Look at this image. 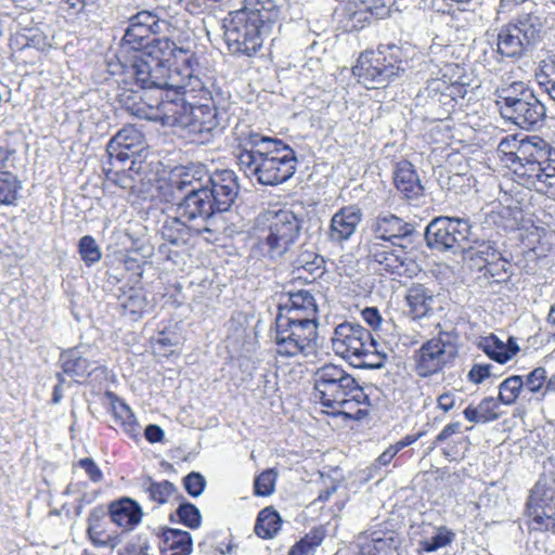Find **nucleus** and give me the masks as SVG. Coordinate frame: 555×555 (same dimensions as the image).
Returning <instances> with one entry per match:
<instances>
[{
	"instance_id": "nucleus-2",
	"label": "nucleus",
	"mask_w": 555,
	"mask_h": 555,
	"mask_svg": "<svg viewBox=\"0 0 555 555\" xmlns=\"http://www.w3.org/2000/svg\"><path fill=\"white\" fill-rule=\"evenodd\" d=\"M164 11L141 10L128 18L122 37V48L141 52L146 57H156L175 73L191 80L198 78L194 72L198 61L191 42L178 46L168 36L172 24L163 16Z\"/></svg>"
},
{
	"instance_id": "nucleus-7",
	"label": "nucleus",
	"mask_w": 555,
	"mask_h": 555,
	"mask_svg": "<svg viewBox=\"0 0 555 555\" xmlns=\"http://www.w3.org/2000/svg\"><path fill=\"white\" fill-rule=\"evenodd\" d=\"M125 82H131L133 86L146 91L157 92L159 96L154 100L144 99L138 92L129 98L126 102V108L134 103H142L143 101L156 105L157 102L168 100L180 95L182 90L188 92H202L201 79L191 78V80L181 76L180 73H175L166 64H163L156 57H146L143 54L135 55L129 65L124 66Z\"/></svg>"
},
{
	"instance_id": "nucleus-4",
	"label": "nucleus",
	"mask_w": 555,
	"mask_h": 555,
	"mask_svg": "<svg viewBox=\"0 0 555 555\" xmlns=\"http://www.w3.org/2000/svg\"><path fill=\"white\" fill-rule=\"evenodd\" d=\"M234 155L238 170L262 185L281 184L297 168L296 153L289 145L256 131L242 133Z\"/></svg>"
},
{
	"instance_id": "nucleus-33",
	"label": "nucleus",
	"mask_w": 555,
	"mask_h": 555,
	"mask_svg": "<svg viewBox=\"0 0 555 555\" xmlns=\"http://www.w3.org/2000/svg\"><path fill=\"white\" fill-rule=\"evenodd\" d=\"M238 11L269 28H272L278 16L273 0H245L243 8Z\"/></svg>"
},
{
	"instance_id": "nucleus-5",
	"label": "nucleus",
	"mask_w": 555,
	"mask_h": 555,
	"mask_svg": "<svg viewBox=\"0 0 555 555\" xmlns=\"http://www.w3.org/2000/svg\"><path fill=\"white\" fill-rule=\"evenodd\" d=\"M498 152L514 180L539 193L555 190V149L539 135H506Z\"/></svg>"
},
{
	"instance_id": "nucleus-55",
	"label": "nucleus",
	"mask_w": 555,
	"mask_h": 555,
	"mask_svg": "<svg viewBox=\"0 0 555 555\" xmlns=\"http://www.w3.org/2000/svg\"><path fill=\"white\" fill-rule=\"evenodd\" d=\"M78 466L86 472V474L88 475L89 479L92 482L99 483L103 480L104 475L102 470L91 457H85L79 460Z\"/></svg>"
},
{
	"instance_id": "nucleus-19",
	"label": "nucleus",
	"mask_w": 555,
	"mask_h": 555,
	"mask_svg": "<svg viewBox=\"0 0 555 555\" xmlns=\"http://www.w3.org/2000/svg\"><path fill=\"white\" fill-rule=\"evenodd\" d=\"M319 309L314 296L307 289L280 295L275 319L318 323Z\"/></svg>"
},
{
	"instance_id": "nucleus-1",
	"label": "nucleus",
	"mask_w": 555,
	"mask_h": 555,
	"mask_svg": "<svg viewBox=\"0 0 555 555\" xmlns=\"http://www.w3.org/2000/svg\"><path fill=\"white\" fill-rule=\"evenodd\" d=\"M202 92L182 90L176 98L163 100L156 105L143 101L129 105L131 114L167 127H181L190 133L198 134L202 140L223 129L229 121L228 101L221 93L212 94L201 80Z\"/></svg>"
},
{
	"instance_id": "nucleus-11",
	"label": "nucleus",
	"mask_w": 555,
	"mask_h": 555,
	"mask_svg": "<svg viewBox=\"0 0 555 555\" xmlns=\"http://www.w3.org/2000/svg\"><path fill=\"white\" fill-rule=\"evenodd\" d=\"M318 323L275 319L272 339L280 357L306 359L317 353Z\"/></svg>"
},
{
	"instance_id": "nucleus-18",
	"label": "nucleus",
	"mask_w": 555,
	"mask_h": 555,
	"mask_svg": "<svg viewBox=\"0 0 555 555\" xmlns=\"http://www.w3.org/2000/svg\"><path fill=\"white\" fill-rule=\"evenodd\" d=\"M371 337V332L362 325L343 322L334 328L331 345L336 356L354 362V359L365 350V346L370 347Z\"/></svg>"
},
{
	"instance_id": "nucleus-64",
	"label": "nucleus",
	"mask_w": 555,
	"mask_h": 555,
	"mask_svg": "<svg viewBox=\"0 0 555 555\" xmlns=\"http://www.w3.org/2000/svg\"><path fill=\"white\" fill-rule=\"evenodd\" d=\"M314 548L304 538L297 542L288 552V555H312Z\"/></svg>"
},
{
	"instance_id": "nucleus-61",
	"label": "nucleus",
	"mask_w": 555,
	"mask_h": 555,
	"mask_svg": "<svg viewBox=\"0 0 555 555\" xmlns=\"http://www.w3.org/2000/svg\"><path fill=\"white\" fill-rule=\"evenodd\" d=\"M426 435V430H421L416 434H410L404 436L402 439L398 440L396 443L390 444L397 453H399L402 449L415 443L422 437Z\"/></svg>"
},
{
	"instance_id": "nucleus-41",
	"label": "nucleus",
	"mask_w": 555,
	"mask_h": 555,
	"mask_svg": "<svg viewBox=\"0 0 555 555\" xmlns=\"http://www.w3.org/2000/svg\"><path fill=\"white\" fill-rule=\"evenodd\" d=\"M527 516L531 531L555 530V511L547 512L542 508L527 507Z\"/></svg>"
},
{
	"instance_id": "nucleus-59",
	"label": "nucleus",
	"mask_w": 555,
	"mask_h": 555,
	"mask_svg": "<svg viewBox=\"0 0 555 555\" xmlns=\"http://www.w3.org/2000/svg\"><path fill=\"white\" fill-rule=\"evenodd\" d=\"M535 78L555 79V55H551L541 62L540 72L535 73Z\"/></svg>"
},
{
	"instance_id": "nucleus-53",
	"label": "nucleus",
	"mask_w": 555,
	"mask_h": 555,
	"mask_svg": "<svg viewBox=\"0 0 555 555\" xmlns=\"http://www.w3.org/2000/svg\"><path fill=\"white\" fill-rule=\"evenodd\" d=\"M183 487L191 496L197 498L205 490L206 479L202 474L192 472L183 478Z\"/></svg>"
},
{
	"instance_id": "nucleus-17",
	"label": "nucleus",
	"mask_w": 555,
	"mask_h": 555,
	"mask_svg": "<svg viewBox=\"0 0 555 555\" xmlns=\"http://www.w3.org/2000/svg\"><path fill=\"white\" fill-rule=\"evenodd\" d=\"M367 257L379 266V270L395 276L412 278L417 272L416 262L409 256L402 244H365Z\"/></svg>"
},
{
	"instance_id": "nucleus-48",
	"label": "nucleus",
	"mask_w": 555,
	"mask_h": 555,
	"mask_svg": "<svg viewBox=\"0 0 555 555\" xmlns=\"http://www.w3.org/2000/svg\"><path fill=\"white\" fill-rule=\"evenodd\" d=\"M179 521L190 529H197L202 524L199 509L190 502H183L176 511Z\"/></svg>"
},
{
	"instance_id": "nucleus-12",
	"label": "nucleus",
	"mask_w": 555,
	"mask_h": 555,
	"mask_svg": "<svg viewBox=\"0 0 555 555\" xmlns=\"http://www.w3.org/2000/svg\"><path fill=\"white\" fill-rule=\"evenodd\" d=\"M270 30L271 28L236 10L225 20L224 40L233 54L251 56L261 49L262 37Z\"/></svg>"
},
{
	"instance_id": "nucleus-54",
	"label": "nucleus",
	"mask_w": 555,
	"mask_h": 555,
	"mask_svg": "<svg viewBox=\"0 0 555 555\" xmlns=\"http://www.w3.org/2000/svg\"><path fill=\"white\" fill-rule=\"evenodd\" d=\"M439 181L442 188L455 193L464 192V189L469 186V178L462 173H453L447 177L441 176Z\"/></svg>"
},
{
	"instance_id": "nucleus-6",
	"label": "nucleus",
	"mask_w": 555,
	"mask_h": 555,
	"mask_svg": "<svg viewBox=\"0 0 555 555\" xmlns=\"http://www.w3.org/2000/svg\"><path fill=\"white\" fill-rule=\"evenodd\" d=\"M314 397L324 412L345 420L361 421L369 414L370 398L356 378L336 364H324L314 373Z\"/></svg>"
},
{
	"instance_id": "nucleus-16",
	"label": "nucleus",
	"mask_w": 555,
	"mask_h": 555,
	"mask_svg": "<svg viewBox=\"0 0 555 555\" xmlns=\"http://www.w3.org/2000/svg\"><path fill=\"white\" fill-rule=\"evenodd\" d=\"M145 152L143 133L134 126L120 129L107 143L108 159L117 163L130 160L129 170L140 172Z\"/></svg>"
},
{
	"instance_id": "nucleus-30",
	"label": "nucleus",
	"mask_w": 555,
	"mask_h": 555,
	"mask_svg": "<svg viewBox=\"0 0 555 555\" xmlns=\"http://www.w3.org/2000/svg\"><path fill=\"white\" fill-rule=\"evenodd\" d=\"M479 348L498 363H506L519 351V347L513 337H509L507 343H504L495 335L481 338Z\"/></svg>"
},
{
	"instance_id": "nucleus-45",
	"label": "nucleus",
	"mask_w": 555,
	"mask_h": 555,
	"mask_svg": "<svg viewBox=\"0 0 555 555\" xmlns=\"http://www.w3.org/2000/svg\"><path fill=\"white\" fill-rule=\"evenodd\" d=\"M20 190L21 182L14 175L8 171L0 172V204H14Z\"/></svg>"
},
{
	"instance_id": "nucleus-9",
	"label": "nucleus",
	"mask_w": 555,
	"mask_h": 555,
	"mask_svg": "<svg viewBox=\"0 0 555 555\" xmlns=\"http://www.w3.org/2000/svg\"><path fill=\"white\" fill-rule=\"evenodd\" d=\"M301 222L291 210H268L256 220L253 253L276 260L291 250L300 235Z\"/></svg>"
},
{
	"instance_id": "nucleus-32",
	"label": "nucleus",
	"mask_w": 555,
	"mask_h": 555,
	"mask_svg": "<svg viewBox=\"0 0 555 555\" xmlns=\"http://www.w3.org/2000/svg\"><path fill=\"white\" fill-rule=\"evenodd\" d=\"M163 538V555H189L192 552V537L188 531L167 528Z\"/></svg>"
},
{
	"instance_id": "nucleus-42",
	"label": "nucleus",
	"mask_w": 555,
	"mask_h": 555,
	"mask_svg": "<svg viewBox=\"0 0 555 555\" xmlns=\"http://www.w3.org/2000/svg\"><path fill=\"white\" fill-rule=\"evenodd\" d=\"M104 173L107 180H111L116 185L124 190H131L134 188V179L131 172L125 168V163H117L116 160L109 159V167H104ZM138 173L137 171H134Z\"/></svg>"
},
{
	"instance_id": "nucleus-37",
	"label": "nucleus",
	"mask_w": 555,
	"mask_h": 555,
	"mask_svg": "<svg viewBox=\"0 0 555 555\" xmlns=\"http://www.w3.org/2000/svg\"><path fill=\"white\" fill-rule=\"evenodd\" d=\"M119 301L125 313L129 314L133 321L141 318L150 307L146 294L142 288H129L119 297Z\"/></svg>"
},
{
	"instance_id": "nucleus-13",
	"label": "nucleus",
	"mask_w": 555,
	"mask_h": 555,
	"mask_svg": "<svg viewBox=\"0 0 555 555\" xmlns=\"http://www.w3.org/2000/svg\"><path fill=\"white\" fill-rule=\"evenodd\" d=\"M470 223L467 219L437 217L429 222L425 240L429 248L439 251H466L469 242Z\"/></svg>"
},
{
	"instance_id": "nucleus-52",
	"label": "nucleus",
	"mask_w": 555,
	"mask_h": 555,
	"mask_svg": "<svg viewBox=\"0 0 555 555\" xmlns=\"http://www.w3.org/2000/svg\"><path fill=\"white\" fill-rule=\"evenodd\" d=\"M276 475L272 469H268L258 475L254 482L255 494L267 496L273 493Z\"/></svg>"
},
{
	"instance_id": "nucleus-10",
	"label": "nucleus",
	"mask_w": 555,
	"mask_h": 555,
	"mask_svg": "<svg viewBox=\"0 0 555 555\" xmlns=\"http://www.w3.org/2000/svg\"><path fill=\"white\" fill-rule=\"evenodd\" d=\"M546 34V18L539 12L519 14L503 25L496 35V52L503 57L520 59L534 49Z\"/></svg>"
},
{
	"instance_id": "nucleus-46",
	"label": "nucleus",
	"mask_w": 555,
	"mask_h": 555,
	"mask_svg": "<svg viewBox=\"0 0 555 555\" xmlns=\"http://www.w3.org/2000/svg\"><path fill=\"white\" fill-rule=\"evenodd\" d=\"M454 538L455 534L453 531L447 527H439L431 538L421 541V547L423 551L431 553L451 544Z\"/></svg>"
},
{
	"instance_id": "nucleus-26",
	"label": "nucleus",
	"mask_w": 555,
	"mask_h": 555,
	"mask_svg": "<svg viewBox=\"0 0 555 555\" xmlns=\"http://www.w3.org/2000/svg\"><path fill=\"white\" fill-rule=\"evenodd\" d=\"M160 234L164 241L176 246L188 245L193 237L202 238L199 228L194 227L178 214L165 219L160 228Z\"/></svg>"
},
{
	"instance_id": "nucleus-60",
	"label": "nucleus",
	"mask_w": 555,
	"mask_h": 555,
	"mask_svg": "<svg viewBox=\"0 0 555 555\" xmlns=\"http://www.w3.org/2000/svg\"><path fill=\"white\" fill-rule=\"evenodd\" d=\"M363 320L373 328L377 330L382 324V317L377 308L367 307L362 310Z\"/></svg>"
},
{
	"instance_id": "nucleus-23",
	"label": "nucleus",
	"mask_w": 555,
	"mask_h": 555,
	"mask_svg": "<svg viewBox=\"0 0 555 555\" xmlns=\"http://www.w3.org/2000/svg\"><path fill=\"white\" fill-rule=\"evenodd\" d=\"M90 348L78 346L61 352L60 363L63 376L67 375L76 383H83L99 366L89 358Z\"/></svg>"
},
{
	"instance_id": "nucleus-56",
	"label": "nucleus",
	"mask_w": 555,
	"mask_h": 555,
	"mask_svg": "<svg viewBox=\"0 0 555 555\" xmlns=\"http://www.w3.org/2000/svg\"><path fill=\"white\" fill-rule=\"evenodd\" d=\"M521 214L520 209L517 207L512 208L511 206L502 207L500 211L495 212L492 218L495 219V217H502L505 218V215H507L508 218L505 222H502V227L504 229H513L517 225V221L519 219V215ZM496 222V220H494Z\"/></svg>"
},
{
	"instance_id": "nucleus-8",
	"label": "nucleus",
	"mask_w": 555,
	"mask_h": 555,
	"mask_svg": "<svg viewBox=\"0 0 555 555\" xmlns=\"http://www.w3.org/2000/svg\"><path fill=\"white\" fill-rule=\"evenodd\" d=\"M416 61L417 52L411 47L379 44L376 50L361 53L352 74L367 89H377L403 77Z\"/></svg>"
},
{
	"instance_id": "nucleus-57",
	"label": "nucleus",
	"mask_w": 555,
	"mask_h": 555,
	"mask_svg": "<svg viewBox=\"0 0 555 555\" xmlns=\"http://www.w3.org/2000/svg\"><path fill=\"white\" fill-rule=\"evenodd\" d=\"M491 364H474L468 372V378L474 384H481L486 378L491 375Z\"/></svg>"
},
{
	"instance_id": "nucleus-20",
	"label": "nucleus",
	"mask_w": 555,
	"mask_h": 555,
	"mask_svg": "<svg viewBox=\"0 0 555 555\" xmlns=\"http://www.w3.org/2000/svg\"><path fill=\"white\" fill-rule=\"evenodd\" d=\"M371 237L365 244L397 245L399 241L414 232L412 224L393 214L383 212L376 216L370 225Z\"/></svg>"
},
{
	"instance_id": "nucleus-39",
	"label": "nucleus",
	"mask_w": 555,
	"mask_h": 555,
	"mask_svg": "<svg viewBox=\"0 0 555 555\" xmlns=\"http://www.w3.org/2000/svg\"><path fill=\"white\" fill-rule=\"evenodd\" d=\"M142 491L147 495L149 500L163 505L167 503L170 496L177 492V487L168 481H156L152 477H146L141 483Z\"/></svg>"
},
{
	"instance_id": "nucleus-22",
	"label": "nucleus",
	"mask_w": 555,
	"mask_h": 555,
	"mask_svg": "<svg viewBox=\"0 0 555 555\" xmlns=\"http://www.w3.org/2000/svg\"><path fill=\"white\" fill-rule=\"evenodd\" d=\"M501 116L519 128L529 130L542 125L545 107L534 93H525V99H520L511 107H505Z\"/></svg>"
},
{
	"instance_id": "nucleus-3",
	"label": "nucleus",
	"mask_w": 555,
	"mask_h": 555,
	"mask_svg": "<svg viewBox=\"0 0 555 555\" xmlns=\"http://www.w3.org/2000/svg\"><path fill=\"white\" fill-rule=\"evenodd\" d=\"M203 170L194 167H176L159 185L164 201L177 205V214L199 228L207 243L219 242L227 234L228 225L217 211L203 181Z\"/></svg>"
},
{
	"instance_id": "nucleus-36",
	"label": "nucleus",
	"mask_w": 555,
	"mask_h": 555,
	"mask_svg": "<svg viewBox=\"0 0 555 555\" xmlns=\"http://www.w3.org/2000/svg\"><path fill=\"white\" fill-rule=\"evenodd\" d=\"M499 402L493 397L483 398L478 405L469 404L464 411V417L472 423H489L500 417Z\"/></svg>"
},
{
	"instance_id": "nucleus-29",
	"label": "nucleus",
	"mask_w": 555,
	"mask_h": 555,
	"mask_svg": "<svg viewBox=\"0 0 555 555\" xmlns=\"http://www.w3.org/2000/svg\"><path fill=\"white\" fill-rule=\"evenodd\" d=\"M345 11L356 23L369 22L370 17L383 18L388 14V8L382 0H349Z\"/></svg>"
},
{
	"instance_id": "nucleus-51",
	"label": "nucleus",
	"mask_w": 555,
	"mask_h": 555,
	"mask_svg": "<svg viewBox=\"0 0 555 555\" xmlns=\"http://www.w3.org/2000/svg\"><path fill=\"white\" fill-rule=\"evenodd\" d=\"M546 377V370L544 367H535L524 379V390L526 389L531 393L542 396Z\"/></svg>"
},
{
	"instance_id": "nucleus-25",
	"label": "nucleus",
	"mask_w": 555,
	"mask_h": 555,
	"mask_svg": "<svg viewBox=\"0 0 555 555\" xmlns=\"http://www.w3.org/2000/svg\"><path fill=\"white\" fill-rule=\"evenodd\" d=\"M401 539L393 531H372L358 539L357 555H400Z\"/></svg>"
},
{
	"instance_id": "nucleus-15",
	"label": "nucleus",
	"mask_w": 555,
	"mask_h": 555,
	"mask_svg": "<svg viewBox=\"0 0 555 555\" xmlns=\"http://www.w3.org/2000/svg\"><path fill=\"white\" fill-rule=\"evenodd\" d=\"M457 354L456 345L448 334H440L424 343L414 354L415 372L421 377L437 374Z\"/></svg>"
},
{
	"instance_id": "nucleus-21",
	"label": "nucleus",
	"mask_w": 555,
	"mask_h": 555,
	"mask_svg": "<svg viewBox=\"0 0 555 555\" xmlns=\"http://www.w3.org/2000/svg\"><path fill=\"white\" fill-rule=\"evenodd\" d=\"M205 185L211 194V201L218 212L227 211L237 197L240 185L233 170H220L206 175Z\"/></svg>"
},
{
	"instance_id": "nucleus-58",
	"label": "nucleus",
	"mask_w": 555,
	"mask_h": 555,
	"mask_svg": "<svg viewBox=\"0 0 555 555\" xmlns=\"http://www.w3.org/2000/svg\"><path fill=\"white\" fill-rule=\"evenodd\" d=\"M462 424L460 422H453L443 427V429L437 435L434 440L433 447L430 451L434 450L437 446L444 442L447 439L456 435L461 431Z\"/></svg>"
},
{
	"instance_id": "nucleus-24",
	"label": "nucleus",
	"mask_w": 555,
	"mask_h": 555,
	"mask_svg": "<svg viewBox=\"0 0 555 555\" xmlns=\"http://www.w3.org/2000/svg\"><path fill=\"white\" fill-rule=\"evenodd\" d=\"M362 216V210L354 205L340 208L331 219L327 238L335 244L350 240L361 222Z\"/></svg>"
},
{
	"instance_id": "nucleus-31",
	"label": "nucleus",
	"mask_w": 555,
	"mask_h": 555,
	"mask_svg": "<svg viewBox=\"0 0 555 555\" xmlns=\"http://www.w3.org/2000/svg\"><path fill=\"white\" fill-rule=\"evenodd\" d=\"M406 301L414 319L427 317L433 310L434 295L422 284H414L408 289Z\"/></svg>"
},
{
	"instance_id": "nucleus-38",
	"label": "nucleus",
	"mask_w": 555,
	"mask_h": 555,
	"mask_svg": "<svg viewBox=\"0 0 555 555\" xmlns=\"http://www.w3.org/2000/svg\"><path fill=\"white\" fill-rule=\"evenodd\" d=\"M282 519L271 506L261 509L255 524V533L261 539H272L280 531Z\"/></svg>"
},
{
	"instance_id": "nucleus-43",
	"label": "nucleus",
	"mask_w": 555,
	"mask_h": 555,
	"mask_svg": "<svg viewBox=\"0 0 555 555\" xmlns=\"http://www.w3.org/2000/svg\"><path fill=\"white\" fill-rule=\"evenodd\" d=\"M354 359L358 366H365L371 369H380L387 359V354L378 348V343L372 336L370 339V347L365 346V350Z\"/></svg>"
},
{
	"instance_id": "nucleus-27",
	"label": "nucleus",
	"mask_w": 555,
	"mask_h": 555,
	"mask_svg": "<svg viewBox=\"0 0 555 555\" xmlns=\"http://www.w3.org/2000/svg\"><path fill=\"white\" fill-rule=\"evenodd\" d=\"M393 183L396 189L409 201H417L424 195V186L418 175L408 160H400L396 164Z\"/></svg>"
},
{
	"instance_id": "nucleus-44",
	"label": "nucleus",
	"mask_w": 555,
	"mask_h": 555,
	"mask_svg": "<svg viewBox=\"0 0 555 555\" xmlns=\"http://www.w3.org/2000/svg\"><path fill=\"white\" fill-rule=\"evenodd\" d=\"M522 390L524 378L520 375L509 376L499 385V401L504 405H512Z\"/></svg>"
},
{
	"instance_id": "nucleus-47",
	"label": "nucleus",
	"mask_w": 555,
	"mask_h": 555,
	"mask_svg": "<svg viewBox=\"0 0 555 555\" xmlns=\"http://www.w3.org/2000/svg\"><path fill=\"white\" fill-rule=\"evenodd\" d=\"M466 251H472L474 256L480 258L487 263L494 262L498 259L499 251L493 243L489 241H472L466 245Z\"/></svg>"
},
{
	"instance_id": "nucleus-34",
	"label": "nucleus",
	"mask_w": 555,
	"mask_h": 555,
	"mask_svg": "<svg viewBox=\"0 0 555 555\" xmlns=\"http://www.w3.org/2000/svg\"><path fill=\"white\" fill-rule=\"evenodd\" d=\"M527 507L555 511V480L539 479L531 490Z\"/></svg>"
},
{
	"instance_id": "nucleus-35",
	"label": "nucleus",
	"mask_w": 555,
	"mask_h": 555,
	"mask_svg": "<svg viewBox=\"0 0 555 555\" xmlns=\"http://www.w3.org/2000/svg\"><path fill=\"white\" fill-rule=\"evenodd\" d=\"M112 413L117 426L131 439L140 435V425L131 409L120 399L112 401Z\"/></svg>"
},
{
	"instance_id": "nucleus-62",
	"label": "nucleus",
	"mask_w": 555,
	"mask_h": 555,
	"mask_svg": "<svg viewBox=\"0 0 555 555\" xmlns=\"http://www.w3.org/2000/svg\"><path fill=\"white\" fill-rule=\"evenodd\" d=\"M145 439L151 443L160 442L164 439V430L155 424H150L144 430Z\"/></svg>"
},
{
	"instance_id": "nucleus-28",
	"label": "nucleus",
	"mask_w": 555,
	"mask_h": 555,
	"mask_svg": "<svg viewBox=\"0 0 555 555\" xmlns=\"http://www.w3.org/2000/svg\"><path fill=\"white\" fill-rule=\"evenodd\" d=\"M108 513L112 522L127 531L138 526L143 515L141 506L129 498L113 501L108 506Z\"/></svg>"
},
{
	"instance_id": "nucleus-50",
	"label": "nucleus",
	"mask_w": 555,
	"mask_h": 555,
	"mask_svg": "<svg viewBox=\"0 0 555 555\" xmlns=\"http://www.w3.org/2000/svg\"><path fill=\"white\" fill-rule=\"evenodd\" d=\"M88 534L95 545H106L109 541V534L105 532L96 511L89 516Z\"/></svg>"
},
{
	"instance_id": "nucleus-49",
	"label": "nucleus",
	"mask_w": 555,
	"mask_h": 555,
	"mask_svg": "<svg viewBox=\"0 0 555 555\" xmlns=\"http://www.w3.org/2000/svg\"><path fill=\"white\" fill-rule=\"evenodd\" d=\"M78 249L81 259L89 267L101 259V250L95 240L90 235H85L80 238Z\"/></svg>"
},
{
	"instance_id": "nucleus-40",
	"label": "nucleus",
	"mask_w": 555,
	"mask_h": 555,
	"mask_svg": "<svg viewBox=\"0 0 555 555\" xmlns=\"http://www.w3.org/2000/svg\"><path fill=\"white\" fill-rule=\"evenodd\" d=\"M525 93H533V91L527 88L522 81H513L507 86L498 88L495 91V103L499 106L500 114L505 107H511L520 99H525Z\"/></svg>"
},
{
	"instance_id": "nucleus-14",
	"label": "nucleus",
	"mask_w": 555,
	"mask_h": 555,
	"mask_svg": "<svg viewBox=\"0 0 555 555\" xmlns=\"http://www.w3.org/2000/svg\"><path fill=\"white\" fill-rule=\"evenodd\" d=\"M463 68L457 64H444L439 68L441 77L428 80L424 89L425 95L431 105H440L447 113L453 108L454 103L465 98L467 85L461 81Z\"/></svg>"
},
{
	"instance_id": "nucleus-63",
	"label": "nucleus",
	"mask_w": 555,
	"mask_h": 555,
	"mask_svg": "<svg viewBox=\"0 0 555 555\" xmlns=\"http://www.w3.org/2000/svg\"><path fill=\"white\" fill-rule=\"evenodd\" d=\"M456 396L453 392H443L437 398V405L443 412H449L455 405Z\"/></svg>"
}]
</instances>
